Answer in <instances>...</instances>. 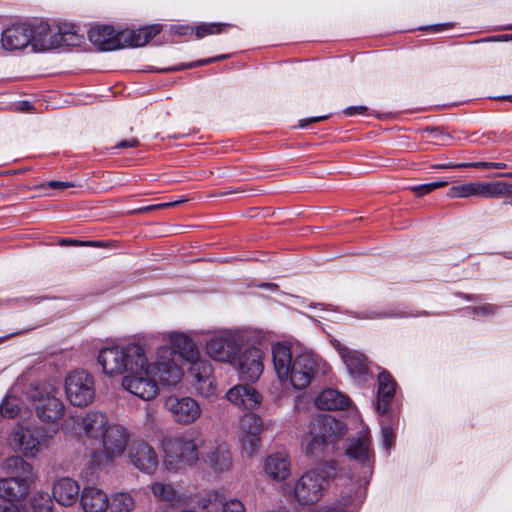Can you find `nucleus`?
<instances>
[{
    "mask_svg": "<svg viewBox=\"0 0 512 512\" xmlns=\"http://www.w3.org/2000/svg\"><path fill=\"white\" fill-rule=\"evenodd\" d=\"M182 377L183 369L173 361V351L167 345H161L152 361L145 352L134 362V367L122 378V387L143 401H151L160 392L159 383L176 386Z\"/></svg>",
    "mask_w": 512,
    "mask_h": 512,
    "instance_id": "nucleus-1",
    "label": "nucleus"
},
{
    "mask_svg": "<svg viewBox=\"0 0 512 512\" xmlns=\"http://www.w3.org/2000/svg\"><path fill=\"white\" fill-rule=\"evenodd\" d=\"M273 366L277 378L295 389H304L316 374L320 359L298 344L278 342L272 346Z\"/></svg>",
    "mask_w": 512,
    "mask_h": 512,
    "instance_id": "nucleus-2",
    "label": "nucleus"
},
{
    "mask_svg": "<svg viewBox=\"0 0 512 512\" xmlns=\"http://www.w3.org/2000/svg\"><path fill=\"white\" fill-rule=\"evenodd\" d=\"M162 340L170 343L175 363L176 353L190 363L189 374L193 378L196 391L203 397L209 398L215 395L216 386L213 378L211 363L201 357L199 348L189 333L167 332L162 335ZM169 348V346H167Z\"/></svg>",
    "mask_w": 512,
    "mask_h": 512,
    "instance_id": "nucleus-3",
    "label": "nucleus"
},
{
    "mask_svg": "<svg viewBox=\"0 0 512 512\" xmlns=\"http://www.w3.org/2000/svg\"><path fill=\"white\" fill-rule=\"evenodd\" d=\"M336 475L333 461L318 464L303 472L293 484L284 485L283 493L299 505H314L322 499Z\"/></svg>",
    "mask_w": 512,
    "mask_h": 512,
    "instance_id": "nucleus-4",
    "label": "nucleus"
},
{
    "mask_svg": "<svg viewBox=\"0 0 512 512\" xmlns=\"http://www.w3.org/2000/svg\"><path fill=\"white\" fill-rule=\"evenodd\" d=\"M203 433L189 429L162 441L163 463L169 471H178L185 466H194L200 460V448L204 445Z\"/></svg>",
    "mask_w": 512,
    "mask_h": 512,
    "instance_id": "nucleus-5",
    "label": "nucleus"
},
{
    "mask_svg": "<svg viewBox=\"0 0 512 512\" xmlns=\"http://www.w3.org/2000/svg\"><path fill=\"white\" fill-rule=\"evenodd\" d=\"M81 42L74 26L63 25L51 28L47 23H40L31 28L30 46L34 52H46L61 46H74Z\"/></svg>",
    "mask_w": 512,
    "mask_h": 512,
    "instance_id": "nucleus-6",
    "label": "nucleus"
},
{
    "mask_svg": "<svg viewBox=\"0 0 512 512\" xmlns=\"http://www.w3.org/2000/svg\"><path fill=\"white\" fill-rule=\"evenodd\" d=\"M144 353L145 349L139 344L114 345L102 348L97 361L102 367L103 373L115 376L124 372L128 373L134 367V362L140 359Z\"/></svg>",
    "mask_w": 512,
    "mask_h": 512,
    "instance_id": "nucleus-7",
    "label": "nucleus"
},
{
    "mask_svg": "<svg viewBox=\"0 0 512 512\" xmlns=\"http://www.w3.org/2000/svg\"><path fill=\"white\" fill-rule=\"evenodd\" d=\"M247 341L242 330H220L209 336L205 342L206 353L215 361L234 364Z\"/></svg>",
    "mask_w": 512,
    "mask_h": 512,
    "instance_id": "nucleus-8",
    "label": "nucleus"
},
{
    "mask_svg": "<svg viewBox=\"0 0 512 512\" xmlns=\"http://www.w3.org/2000/svg\"><path fill=\"white\" fill-rule=\"evenodd\" d=\"M52 435L41 426L29 421L18 423L11 434L12 448L26 458L37 457L47 447Z\"/></svg>",
    "mask_w": 512,
    "mask_h": 512,
    "instance_id": "nucleus-9",
    "label": "nucleus"
},
{
    "mask_svg": "<svg viewBox=\"0 0 512 512\" xmlns=\"http://www.w3.org/2000/svg\"><path fill=\"white\" fill-rule=\"evenodd\" d=\"M111 423L106 414L89 411L81 417L70 416L62 424V431L71 438L86 437L100 440Z\"/></svg>",
    "mask_w": 512,
    "mask_h": 512,
    "instance_id": "nucleus-10",
    "label": "nucleus"
},
{
    "mask_svg": "<svg viewBox=\"0 0 512 512\" xmlns=\"http://www.w3.org/2000/svg\"><path fill=\"white\" fill-rule=\"evenodd\" d=\"M130 439L129 430L118 423H111L101 437L103 452H95L92 461L95 465H102L113 461L123 455Z\"/></svg>",
    "mask_w": 512,
    "mask_h": 512,
    "instance_id": "nucleus-11",
    "label": "nucleus"
},
{
    "mask_svg": "<svg viewBox=\"0 0 512 512\" xmlns=\"http://www.w3.org/2000/svg\"><path fill=\"white\" fill-rule=\"evenodd\" d=\"M64 389L68 401L73 406L85 407L94 401L95 380L84 370L70 372L65 378Z\"/></svg>",
    "mask_w": 512,
    "mask_h": 512,
    "instance_id": "nucleus-12",
    "label": "nucleus"
},
{
    "mask_svg": "<svg viewBox=\"0 0 512 512\" xmlns=\"http://www.w3.org/2000/svg\"><path fill=\"white\" fill-rule=\"evenodd\" d=\"M200 460L209 473L220 477L232 471L234 461L229 445L220 439L209 442Z\"/></svg>",
    "mask_w": 512,
    "mask_h": 512,
    "instance_id": "nucleus-13",
    "label": "nucleus"
},
{
    "mask_svg": "<svg viewBox=\"0 0 512 512\" xmlns=\"http://www.w3.org/2000/svg\"><path fill=\"white\" fill-rule=\"evenodd\" d=\"M164 408L173 421L180 425L192 424L201 416L199 403L188 396L171 395L165 399Z\"/></svg>",
    "mask_w": 512,
    "mask_h": 512,
    "instance_id": "nucleus-14",
    "label": "nucleus"
},
{
    "mask_svg": "<svg viewBox=\"0 0 512 512\" xmlns=\"http://www.w3.org/2000/svg\"><path fill=\"white\" fill-rule=\"evenodd\" d=\"M507 191L508 188L505 182L476 181L451 187L449 196L452 198H467L471 196L494 198L505 194Z\"/></svg>",
    "mask_w": 512,
    "mask_h": 512,
    "instance_id": "nucleus-15",
    "label": "nucleus"
},
{
    "mask_svg": "<svg viewBox=\"0 0 512 512\" xmlns=\"http://www.w3.org/2000/svg\"><path fill=\"white\" fill-rule=\"evenodd\" d=\"M129 463L140 472L152 475L159 466L158 454L154 447L144 441L133 442L127 452Z\"/></svg>",
    "mask_w": 512,
    "mask_h": 512,
    "instance_id": "nucleus-16",
    "label": "nucleus"
},
{
    "mask_svg": "<svg viewBox=\"0 0 512 512\" xmlns=\"http://www.w3.org/2000/svg\"><path fill=\"white\" fill-rule=\"evenodd\" d=\"M264 352L258 347L247 348L236 356L233 364L241 379L254 382L259 379L264 370Z\"/></svg>",
    "mask_w": 512,
    "mask_h": 512,
    "instance_id": "nucleus-17",
    "label": "nucleus"
},
{
    "mask_svg": "<svg viewBox=\"0 0 512 512\" xmlns=\"http://www.w3.org/2000/svg\"><path fill=\"white\" fill-rule=\"evenodd\" d=\"M334 347L339 352L350 376L358 382L366 381L369 376L366 357L359 351L348 349L338 341L334 342Z\"/></svg>",
    "mask_w": 512,
    "mask_h": 512,
    "instance_id": "nucleus-18",
    "label": "nucleus"
},
{
    "mask_svg": "<svg viewBox=\"0 0 512 512\" xmlns=\"http://www.w3.org/2000/svg\"><path fill=\"white\" fill-rule=\"evenodd\" d=\"M291 459L287 452L269 454L263 461L265 476L275 482H285L291 476Z\"/></svg>",
    "mask_w": 512,
    "mask_h": 512,
    "instance_id": "nucleus-19",
    "label": "nucleus"
},
{
    "mask_svg": "<svg viewBox=\"0 0 512 512\" xmlns=\"http://www.w3.org/2000/svg\"><path fill=\"white\" fill-rule=\"evenodd\" d=\"M227 400L242 410L258 409L262 403V395L252 386L236 385L226 393Z\"/></svg>",
    "mask_w": 512,
    "mask_h": 512,
    "instance_id": "nucleus-20",
    "label": "nucleus"
},
{
    "mask_svg": "<svg viewBox=\"0 0 512 512\" xmlns=\"http://www.w3.org/2000/svg\"><path fill=\"white\" fill-rule=\"evenodd\" d=\"M346 454L371 471L374 462V453L371 449L369 434L364 432L357 438H351L347 442Z\"/></svg>",
    "mask_w": 512,
    "mask_h": 512,
    "instance_id": "nucleus-21",
    "label": "nucleus"
},
{
    "mask_svg": "<svg viewBox=\"0 0 512 512\" xmlns=\"http://www.w3.org/2000/svg\"><path fill=\"white\" fill-rule=\"evenodd\" d=\"M35 479L26 477H8L0 479V498L8 501H18L25 498Z\"/></svg>",
    "mask_w": 512,
    "mask_h": 512,
    "instance_id": "nucleus-22",
    "label": "nucleus"
},
{
    "mask_svg": "<svg viewBox=\"0 0 512 512\" xmlns=\"http://www.w3.org/2000/svg\"><path fill=\"white\" fill-rule=\"evenodd\" d=\"M125 34L115 33L111 26H97L89 31L90 41L101 51H113L123 47Z\"/></svg>",
    "mask_w": 512,
    "mask_h": 512,
    "instance_id": "nucleus-23",
    "label": "nucleus"
},
{
    "mask_svg": "<svg viewBox=\"0 0 512 512\" xmlns=\"http://www.w3.org/2000/svg\"><path fill=\"white\" fill-rule=\"evenodd\" d=\"M109 504V495L96 486H86L80 493V506L84 512H106Z\"/></svg>",
    "mask_w": 512,
    "mask_h": 512,
    "instance_id": "nucleus-24",
    "label": "nucleus"
},
{
    "mask_svg": "<svg viewBox=\"0 0 512 512\" xmlns=\"http://www.w3.org/2000/svg\"><path fill=\"white\" fill-rule=\"evenodd\" d=\"M34 408L41 420L56 421L63 416L65 405L55 395L47 393L34 400Z\"/></svg>",
    "mask_w": 512,
    "mask_h": 512,
    "instance_id": "nucleus-25",
    "label": "nucleus"
},
{
    "mask_svg": "<svg viewBox=\"0 0 512 512\" xmlns=\"http://www.w3.org/2000/svg\"><path fill=\"white\" fill-rule=\"evenodd\" d=\"M31 41V27L26 25H14L2 32L1 44L7 51L20 50Z\"/></svg>",
    "mask_w": 512,
    "mask_h": 512,
    "instance_id": "nucleus-26",
    "label": "nucleus"
},
{
    "mask_svg": "<svg viewBox=\"0 0 512 512\" xmlns=\"http://www.w3.org/2000/svg\"><path fill=\"white\" fill-rule=\"evenodd\" d=\"M52 496L59 504L71 506L79 496V485L72 478H60L53 483Z\"/></svg>",
    "mask_w": 512,
    "mask_h": 512,
    "instance_id": "nucleus-27",
    "label": "nucleus"
},
{
    "mask_svg": "<svg viewBox=\"0 0 512 512\" xmlns=\"http://www.w3.org/2000/svg\"><path fill=\"white\" fill-rule=\"evenodd\" d=\"M349 398L335 389H325L316 398L315 405L322 410H341L348 407Z\"/></svg>",
    "mask_w": 512,
    "mask_h": 512,
    "instance_id": "nucleus-28",
    "label": "nucleus"
},
{
    "mask_svg": "<svg viewBox=\"0 0 512 512\" xmlns=\"http://www.w3.org/2000/svg\"><path fill=\"white\" fill-rule=\"evenodd\" d=\"M329 442L319 427H315V420L310 424L309 435L302 441V447L306 455L318 456L320 455Z\"/></svg>",
    "mask_w": 512,
    "mask_h": 512,
    "instance_id": "nucleus-29",
    "label": "nucleus"
},
{
    "mask_svg": "<svg viewBox=\"0 0 512 512\" xmlns=\"http://www.w3.org/2000/svg\"><path fill=\"white\" fill-rule=\"evenodd\" d=\"M378 400L376 409L379 413H385L389 402L391 401L395 392V382L391 375L387 372H381L378 376Z\"/></svg>",
    "mask_w": 512,
    "mask_h": 512,
    "instance_id": "nucleus-30",
    "label": "nucleus"
},
{
    "mask_svg": "<svg viewBox=\"0 0 512 512\" xmlns=\"http://www.w3.org/2000/svg\"><path fill=\"white\" fill-rule=\"evenodd\" d=\"M161 32V26L154 24L137 30L123 31V41L133 47L146 45L152 38Z\"/></svg>",
    "mask_w": 512,
    "mask_h": 512,
    "instance_id": "nucleus-31",
    "label": "nucleus"
},
{
    "mask_svg": "<svg viewBox=\"0 0 512 512\" xmlns=\"http://www.w3.org/2000/svg\"><path fill=\"white\" fill-rule=\"evenodd\" d=\"M315 427H319L328 440L329 444L334 443L346 433V426L340 420L331 416H324L315 420Z\"/></svg>",
    "mask_w": 512,
    "mask_h": 512,
    "instance_id": "nucleus-32",
    "label": "nucleus"
},
{
    "mask_svg": "<svg viewBox=\"0 0 512 512\" xmlns=\"http://www.w3.org/2000/svg\"><path fill=\"white\" fill-rule=\"evenodd\" d=\"M150 490L157 501L165 502L168 505H174L181 501L180 494L172 484L155 481L151 483Z\"/></svg>",
    "mask_w": 512,
    "mask_h": 512,
    "instance_id": "nucleus-33",
    "label": "nucleus"
},
{
    "mask_svg": "<svg viewBox=\"0 0 512 512\" xmlns=\"http://www.w3.org/2000/svg\"><path fill=\"white\" fill-rule=\"evenodd\" d=\"M3 468L17 477L29 476L32 479L36 478L33 466L20 456H11L5 459Z\"/></svg>",
    "mask_w": 512,
    "mask_h": 512,
    "instance_id": "nucleus-34",
    "label": "nucleus"
},
{
    "mask_svg": "<svg viewBox=\"0 0 512 512\" xmlns=\"http://www.w3.org/2000/svg\"><path fill=\"white\" fill-rule=\"evenodd\" d=\"M111 512H133L136 508L135 497L130 492L120 491L109 496Z\"/></svg>",
    "mask_w": 512,
    "mask_h": 512,
    "instance_id": "nucleus-35",
    "label": "nucleus"
},
{
    "mask_svg": "<svg viewBox=\"0 0 512 512\" xmlns=\"http://www.w3.org/2000/svg\"><path fill=\"white\" fill-rule=\"evenodd\" d=\"M409 314L394 307H383L358 312L356 317L366 320H378L387 318H405Z\"/></svg>",
    "mask_w": 512,
    "mask_h": 512,
    "instance_id": "nucleus-36",
    "label": "nucleus"
},
{
    "mask_svg": "<svg viewBox=\"0 0 512 512\" xmlns=\"http://www.w3.org/2000/svg\"><path fill=\"white\" fill-rule=\"evenodd\" d=\"M263 431V421L260 416L248 413L240 420V433L260 435Z\"/></svg>",
    "mask_w": 512,
    "mask_h": 512,
    "instance_id": "nucleus-37",
    "label": "nucleus"
},
{
    "mask_svg": "<svg viewBox=\"0 0 512 512\" xmlns=\"http://www.w3.org/2000/svg\"><path fill=\"white\" fill-rule=\"evenodd\" d=\"M228 27L227 23H201L193 27V31L197 38L201 39L208 35H215L224 32Z\"/></svg>",
    "mask_w": 512,
    "mask_h": 512,
    "instance_id": "nucleus-38",
    "label": "nucleus"
},
{
    "mask_svg": "<svg viewBox=\"0 0 512 512\" xmlns=\"http://www.w3.org/2000/svg\"><path fill=\"white\" fill-rule=\"evenodd\" d=\"M0 413L7 418H14L17 415L22 416L25 414L20 408V400L11 395H8L0 404Z\"/></svg>",
    "mask_w": 512,
    "mask_h": 512,
    "instance_id": "nucleus-39",
    "label": "nucleus"
},
{
    "mask_svg": "<svg viewBox=\"0 0 512 512\" xmlns=\"http://www.w3.org/2000/svg\"><path fill=\"white\" fill-rule=\"evenodd\" d=\"M240 440L243 450L249 456L255 454L260 447V435L240 433Z\"/></svg>",
    "mask_w": 512,
    "mask_h": 512,
    "instance_id": "nucleus-40",
    "label": "nucleus"
},
{
    "mask_svg": "<svg viewBox=\"0 0 512 512\" xmlns=\"http://www.w3.org/2000/svg\"><path fill=\"white\" fill-rule=\"evenodd\" d=\"M448 184L446 180H440L436 182L421 184L410 187L411 191L414 192L418 197L426 195L437 188L444 187Z\"/></svg>",
    "mask_w": 512,
    "mask_h": 512,
    "instance_id": "nucleus-41",
    "label": "nucleus"
},
{
    "mask_svg": "<svg viewBox=\"0 0 512 512\" xmlns=\"http://www.w3.org/2000/svg\"><path fill=\"white\" fill-rule=\"evenodd\" d=\"M225 57L226 56L222 55V56H218V57L207 58V59H203V60H199V61H195V62L186 64V65H180V66H175L173 68H168L165 71H179V70H183V69H187V68H193V67H197V66H201V65H207V64L213 63L215 61L224 59Z\"/></svg>",
    "mask_w": 512,
    "mask_h": 512,
    "instance_id": "nucleus-42",
    "label": "nucleus"
},
{
    "mask_svg": "<svg viewBox=\"0 0 512 512\" xmlns=\"http://www.w3.org/2000/svg\"><path fill=\"white\" fill-rule=\"evenodd\" d=\"M221 512H245V506L238 499H229L223 503Z\"/></svg>",
    "mask_w": 512,
    "mask_h": 512,
    "instance_id": "nucleus-43",
    "label": "nucleus"
},
{
    "mask_svg": "<svg viewBox=\"0 0 512 512\" xmlns=\"http://www.w3.org/2000/svg\"><path fill=\"white\" fill-rule=\"evenodd\" d=\"M381 425L383 446L387 451H390L394 444L395 434L389 427H384L383 423H381Z\"/></svg>",
    "mask_w": 512,
    "mask_h": 512,
    "instance_id": "nucleus-44",
    "label": "nucleus"
},
{
    "mask_svg": "<svg viewBox=\"0 0 512 512\" xmlns=\"http://www.w3.org/2000/svg\"><path fill=\"white\" fill-rule=\"evenodd\" d=\"M182 202L183 201H174V202H166V203H160V204H155V205H149V206L141 207V208L135 210L134 212L135 213L151 212V211H154L156 209H163V208L173 207V206L178 205L179 203H182Z\"/></svg>",
    "mask_w": 512,
    "mask_h": 512,
    "instance_id": "nucleus-45",
    "label": "nucleus"
},
{
    "mask_svg": "<svg viewBox=\"0 0 512 512\" xmlns=\"http://www.w3.org/2000/svg\"><path fill=\"white\" fill-rule=\"evenodd\" d=\"M496 307L491 304H483L481 306L473 308L475 316H488L494 314Z\"/></svg>",
    "mask_w": 512,
    "mask_h": 512,
    "instance_id": "nucleus-46",
    "label": "nucleus"
},
{
    "mask_svg": "<svg viewBox=\"0 0 512 512\" xmlns=\"http://www.w3.org/2000/svg\"><path fill=\"white\" fill-rule=\"evenodd\" d=\"M470 167L473 168H494V169H501L506 167L504 163L500 162H474L468 164Z\"/></svg>",
    "mask_w": 512,
    "mask_h": 512,
    "instance_id": "nucleus-47",
    "label": "nucleus"
},
{
    "mask_svg": "<svg viewBox=\"0 0 512 512\" xmlns=\"http://www.w3.org/2000/svg\"><path fill=\"white\" fill-rule=\"evenodd\" d=\"M171 32L176 35H179V36H184V35H188L189 33H194L192 26L190 27V26H184V25L171 26Z\"/></svg>",
    "mask_w": 512,
    "mask_h": 512,
    "instance_id": "nucleus-48",
    "label": "nucleus"
},
{
    "mask_svg": "<svg viewBox=\"0 0 512 512\" xmlns=\"http://www.w3.org/2000/svg\"><path fill=\"white\" fill-rule=\"evenodd\" d=\"M47 186L49 188L63 190L66 188L74 187L75 185L72 182H68V181H50L47 183Z\"/></svg>",
    "mask_w": 512,
    "mask_h": 512,
    "instance_id": "nucleus-49",
    "label": "nucleus"
},
{
    "mask_svg": "<svg viewBox=\"0 0 512 512\" xmlns=\"http://www.w3.org/2000/svg\"><path fill=\"white\" fill-rule=\"evenodd\" d=\"M367 111L365 106H350L344 109L343 113L346 116H354L356 114H364Z\"/></svg>",
    "mask_w": 512,
    "mask_h": 512,
    "instance_id": "nucleus-50",
    "label": "nucleus"
},
{
    "mask_svg": "<svg viewBox=\"0 0 512 512\" xmlns=\"http://www.w3.org/2000/svg\"><path fill=\"white\" fill-rule=\"evenodd\" d=\"M469 163H460V164H453V163H441V164H436V165H433L431 168L432 169H453V168H465V167H470L468 165Z\"/></svg>",
    "mask_w": 512,
    "mask_h": 512,
    "instance_id": "nucleus-51",
    "label": "nucleus"
},
{
    "mask_svg": "<svg viewBox=\"0 0 512 512\" xmlns=\"http://www.w3.org/2000/svg\"><path fill=\"white\" fill-rule=\"evenodd\" d=\"M327 118H328V116H318V117H310V118L301 119L299 121V124L297 127L306 128L311 123L321 121V120H326Z\"/></svg>",
    "mask_w": 512,
    "mask_h": 512,
    "instance_id": "nucleus-52",
    "label": "nucleus"
},
{
    "mask_svg": "<svg viewBox=\"0 0 512 512\" xmlns=\"http://www.w3.org/2000/svg\"><path fill=\"white\" fill-rule=\"evenodd\" d=\"M138 144H139V141L136 138H131L129 140L120 141L116 145V148H132V147L138 146Z\"/></svg>",
    "mask_w": 512,
    "mask_h": 512,
    "instance_id": "nucleus-53",
    "label": "nucleus"
},
{
    "mask_svg": "<svg viewBox=\"0 0 512 512\" xmlns=\"http://www.w3.org/2000/svg\"><path fill=\"white\" fill-rule=\"evenodd\" d=\"M0 512H20L18 507L15 505H6L4 506Z\"/></svg>",
    "mask_w": 512,
    "mask_h": 512,
    "instance_id": "nucleus-54",
    "label": "nucleus"
},
{
    "mask_svg": "<svg viewBox=\"0 0 512 512\" xmlns=\"http://www.w3.org/2000/svg\"><path fill=\"white\" fill-rule=\"evenodd\" d=\"M499 99H505V100L512 101V95H509V96H502V97H499Z\"/></svg>",
    "mask_w": 512,
    "mask_h": 512,
    "instance_id": "nucleus-55",
    "label": "nucleus"
},
{
    "mask_svg": "<svg viewBox=\"0 0 512 512\" xmlns=\"http://www.w3.org/2000/svg\"><path fill=\"white\" fill-rule=\"evenodd\" d=\"M268 512H288V511L285 510V509H276V510H271V511H268Z\"/></svg>",
    "mask_w": 512,
    "mask_h": 512,
    "instance_id": "nucleus-56",
    "label": "nucleus"
},
{
    "mask_svg": "<svg viewBox=\"0 0 512 512\" xmlns=\"http://www.w3.org/2000/svg\"><path fill=\"white\" fill-rule=\"evenodd\" d=\"M66 242L69 244H79L76 240H67Z\"/></svg>",
    "mask_w": 512,
    "mask_h": 512,
    "instance_id": "nucleus-57",
    "label": "nucleus"
},
{
    "mask_svg": "<svg viewBox=\"0 0 512 512\" xmlns=\"http://www.w3.org/2000/svg\"><path fill=\"white\" fill-rule=\"evenodd\" d=\"M22 106L23 107H21V109L27 108L29 106V103L28 102H23Z\"/></svg>",
    "mask_w": 512,
    "mask_h": 512,
    "instance_id": "nucleus-58",
    "label": "nucleus"
}]
</instances>
